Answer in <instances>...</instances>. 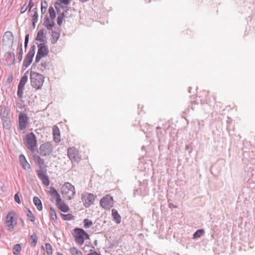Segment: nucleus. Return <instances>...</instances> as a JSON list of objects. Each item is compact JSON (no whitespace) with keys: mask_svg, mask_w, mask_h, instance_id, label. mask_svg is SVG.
Instances as JSON below:
<instances>
[{"mask_svg":"<svg viewBox=\"0 0 255 255\" xmlns=\"http://www.w3.org/2000/svg\"><path fill=\"white\" fill-rule=\"evenodd\" d=\"M36 39L40 41H43V31L40 30L38 32Z\"/></svg>","mask_w":255,"mask_h":255,"instance_id":"35","label":"nucleus"},{"mask_svg":"<svg viewBox=\"0 0 255 255\" xmlns=\"http://www.w3.org/2000/svg\"><path fill=\"white\" fill-rule=\"evenodd\" d=\"M30 81L31 86L37 90L41 89L42 87L44 78L43 76L37 72H31Z\"/></svg>","mask_w":255,"mask_h":255,"instance_id":"3","label":"nucleus"},{"mask_svg":"<svg viewBox=\"0 0 255 255\" xmlns=\"http://www.w3.org/2000/svg\"><path fill=\"white\" fill-rule=\"evenodd\" d=\"M8 80L10 81V79H8ZM11 80H12L11 79Z\"/></svg>","mask_w":255,"mask_h":255,"instance_id":"54","label":"nucleus"},{"mask_svg":"<svg viewBox=\"0 0 255 255\" xmlns=\"http://www.w3.org/2000/svg\"><path fill=\"white\" fill-rule=\"evenodd\" d=\"M37 173L38 177L42 181L43 184L45 186H48L50 182L48 177L46 174L45 172L42 170H37Z\"/></svg>","mask_w":255,"mask_h":255,"instance_id":"14","label":"nucleus"},{"mask_svg":"<svg viewBox=\"0 0 255 255\" xmlns=\"http://www.w3.org/2000/svg\"><path fill=\"white\" fill-rule=\"evenodd\" d=\"M61 215L62 216V218L64 220H67L69 221L71 220L73 216L71 214H61Z\"/></svg>","mask_w":255,"mask_h":255,"instance_id":"43","label":"nucleus"},{"mask_svg":"<svg viewBox=\"0 0 255 255\" xmlns=\"http://www.w3.org/2000/svg\"><path fill=\"white\" fill-rule=\"evenodd\" d=\"M36 144L37 141L34 134L33 132L27 134L26 137V145L27 147L32 152H34Z\"/></svg>","mask_w":255,"mask_h":255,"instance_id":"5","label":"nucleus"},{"mask_svg":"<svg viewBox=\"0 0 255 255\" xmlns=\"http://www.w3.org/2000/svg\"><path fill=\"white\" fill-rule=\"evenodd\" d=\"M0 116L2 118V120H4V119L8 118V112H7L5 109H3L0 111Z\"/></svg>","mask_w":255,"mask_h":255,"instance_id":"36","label":"nucleus"},{"mask_svg":"<svg viewBox=\"0 0 255 255\" xmlns=\"http://www.w3.org/2000/svg\"><path fill=\"white\" fill-rule=\"evenodd\" d=\"M46 251L48 255H52V248L49 243H46L45 245Z\"/></svg>","mask_w":255,"mask_h":255,"instance_id":"32","label":"nucleus"},{"mask_svg":"<svg viewBox=\"0 0 255 255\" xmlns=\"http://www.w3.org/2000/svg\"><path fill=\"white\" fill-rule=\"evenodd\" d=\"M21 221H22V224L23 225H24V222H23V221L22 219H21Z\"/></svg>","mask_w":255,"mask_h":255,"instance_id":"53","label":"nucleus"},{"mask_svg":"<svg viewBox=\"0 0 255 255\" xmlns=\"http://www.w3.org/2000/svg\"><path fill=\"white\" fill-rule=\"evenodd\" d=\"M44 25L47 28V29L50 30L53 27L54 22L53 20H50L48 17H47L45 18Z\"/></svg>","mask_w":255,"mask_h":255,"instance_id":"19","label":"nucleus"},{"mask_svg":"<svg viewBox=\"0 0 255 255\" xmlns=\"http://www.w3.org/2000/svg\"><path fill=\"white\" fill-rule=\"evenodd\" d=\"M70 253L72 255H83L82 252L75 247L70 248Z\"/></svg>","mask_w":255,"mask_h":255,"instance_id":"27","label":"nucleus"},{"mask_svg":"<svg viewBox=\"0 0 255 255\" xmlns=\"http://www.w3.org/2000/svg\"><path fill=\"white\" fill-rule=\"evenodd\" d=\"M57 255H62L59 253H58Z\"/></svg>","mask_w":255,"mask_h":255,"instance_id":"52","label":"nucleus"},{"mask_svg":"<svg viewBox=\"0 0 255 255\" xmlns=\"http://www.w3.org/2000/svg\"><path fill=\"white\" fill-rule=\"evenodd\" d=\"M13 38L14 37L12 33L10 31H6L3 35L2 42L4 45L10 47L12 45Z\"/></svg>","mask_w":255,"mask_h":255,"instance_id":"12","label":"nucleus"},{"mask_svg":"<svg viewBox=\"0 0 255 255\" xmlns=\"http://www.w3.org/2000/svg\"><path fill=\"white\" fill-rule=\"evenodd\" d=\"M2 124L4 128H10V122L8 118L2 120Z\"/></svg>","mask_w":255,"mask_h":255,"instance_id":"38","label":"nucleus"},{"mask_svg":"<svg viewBox=\"0 0 255 255\" xmlns=\"http://www.w3.org/2000/svg\"><path fill=\"white\" fill-rule=\"evenodd\" d=\"M65 17L64 11H63L60 15L58 16L57 24L59 25H61L62 23L63 20Z\"/></svg>","mask_w":255,"mask_h":255,"instance_id":"33","label":"nucleus"},{"mask_svg":"<svg viewBox=\"0 0 255 255\" xmlns=\"http://www.w3.org/2000/svg\"><path fill=\"white\" fill-rule=\"evenodd\" d=\"M38 51L35 58V62H38L40 59L46 56L48 53V47L44 43H40L38 45Z\"/></svg>","mask_w":255,"mask_h":255,"instance_id":"7","label":"nucleus"},{"mask_svg":"<svg viewBox=\"0 0 255 255\" xmlns=\"http://www.w3.org/2000/svg\"><path fill=\"white\" fill-rule=\"evenodd\" d=\"M53 135L54 141L56 142H59L60 140V131L56 126H54L53 128Z\"/></svg>","mask_w":255,"mask_h":255,"instance_id":"18","label":"nucleus"},{"mask_svg":"<svg viewBox=\"0 0 255 255\" xmlns=\"http://www.w3.org/2000/svg\"><path fill=\"white\" fill-rule=\"evenodd\" d=\"M61 194L65 199L70 200L75 196V189L73 185L69 182L65 183L61 188Z\"/></svg>","mask_w":255,"mask_h":255,"instance_id":"1","label":"nucleus"},{"mask_svg":"<svg viewBox=\"0 0 255 255\" xmlns=\"http://www.w3.org/2000/svg\"><path fill=\"white\" fill-rule=\"evenodd\" d=\"M48 6L47 2L46 1L42 2L41 4V10L42 14L45 13L46 11L47 7Z\"/></svg>","mask_w":255,"mask_h":255,"instance_id":"34","label":"nucleus"},{"mask_svg":"<svg viewBox=\"0 0 255 255\" xmlns=\"http://www.w3.org/2000/svg\"><path fill=\"white\" fill-rule=\"evenodd\" d=\"M95 196L93 194L85 193L82 197V200L84 205L86 207H89L94 203L95 200Z\"/></svg>","mask_w":255,"mask_h":255,"instance_id":"11","label":"nucleus"},{"mask_svg":"<svg viewBox=\"0 0 255 255\" xmlns=\"http://www.w3.org/2000/svg\"><path fill=\"white\" fill-rule=\"evenodd\" d=\"M18 62H20L22 59V54H23V52H22V44H20L19 46L18 47Z\"/></svg>","mask_w":255,"mask_h":255,"instance_id":"29","label":"nucleus"},{"mask_svg":"<svg viewBox=\"0 0 255 255\" xmlns=\"http://www.w3.org/2000/svg\"><path fill=\"white\" fill-rule=\"evenodd\" d=\"M48 66V64L45 61H42L41 62L39 66V68L41 71H44L46 69Z\"/></svg>","mask_w":255,"mask_h":255,"instance_id":"39","label":"nucleus"},{"mask_svg":"<svg viewBox=\"0 0 255 255\" xmlns=\"http://www.w3.org/2000/svg\"><path fill=\"white\" fill-rule=\"evenodd\" d=\"M112 213L114 220L115 221L117 224H119L121 222V218L117 210L113 209L112 210Z\"/></svg>","mask_w":255,"mask_h":255,"instance_id":"21","label":"nucleus"},{"mask_svg":"<svg viewBox=\"0 0 255 255\" xmlns=\"http://www.w3.org/2000/svg\"><path fill=\"white\" fill-rule=\"evenodd\" d=\"M53 146L50 142H45L39 147V154L42 156L49 155L53 151Z\"/></svg>","mask_w":255,"mask_h":255,"instance_id":"6","label":"nucleus"},{"mask_svg":"<svg viewBox=\"0 0 255 255\" xmlns=\"http://www.w3.org/2000/svg\"><path fill=\"white\" fill-rule=\"evenodd\" d=\"M29 242L32 247H34L36 246L37 242V237L35 233L30 235Z\"/></svg>","mask_w":255,"mask_h":255,"instance_id":"22","label":"nucleus"},{"mask_svg":"<svg viewBox=\"0 0 255 255\" xmlns=\"http://www.w3.org/2000/svg\"><path fill=\"white\" fill-rule=\"evenodd\" d=\"M204 233L203 230H198L193 234V239L200 238Z\"/></svg>","mask_w":255,"mask_h":255,"instance_id":"31","label":"nucleus"},{"mask_svg":"<svg viewBox=\"0 0 255 255\" xmlns=\"http://www.w3.org/2000/svg\"><path fill=\"white\" fill-rule=\"evenodd\" d=\"M27 216L28 217V219L31 222H34L35 221V218H34L33 214L32 213L31 211L29 209H27Z\"/></svg>","mask_w":255,"mask_h":255,"instance_id":"40","label":"nucleus"},{"mask_svg":"<svg viewBox=\"0 0 255 255\" xmlns=\"http://www.w3.org/2000/svg\"><path fill=\"white\" fill-rule=\"evenodd\" d=\"M76 242L79 245L83 244L84 240L89 239V235L83 229L76 228L74 230Z\"/></svg>","mask_w":255,"mask_h":255,"instance_id":"4","label":"nucleus"},{"mask_svg":"<svg viewBox=\"0 0 255 255\" xmlns=\"http://www.w3.org/2000/svg\"><path fill=\"white\" fill-rule=\"evenodd\" d=\"M13 0H9V4L11 6L12 4Z\"/></svg>","mask_w":255,"mask_h":255,"instance_id":"50","label":"nucleus"},{"mask_svg":"<svg viewBox=\"0 0 255 255\" xmlns=\"http://www.w3.org/2000/svg\"><path fill=\"white\" fill-rule=\"evenodd\" d=\"M21 250V247L20 244H16L13 247L12 253L14 255H16L19 254Z\"/></svg>","mask_w":255,"mask_h":255,"instance_id":"26","label":"nucleus"},{"mask_svg":"<svg viewBox=\"0 0 255 255\" xmlns=\"http://www.w3.org/2000/svg\"><path fill=\"white\" fill-rule=\"evenodd\" d=\"M35 51H34V46H33L31 48L30 50L28 51L27 54H26V56L24 60L23 61V66L27 68L28 67L30 64L31 63L33 57L34 55Z\"/></svg>","mask_w":255,"mask_h":255,"instance_id":"10","label":"nucleus"},{"mask_svg":"<svg viewBox=\"0 0 255 255\" xmlns=\"http://www.w3.org/2000/svg\"><path fill=\"white\" fill-rule=\"evenodd\" d=\"M17 216L14 211H10L6 215L5 225L6 229L9 231H12L17 225Z\"/></svg>","mask_w":255,"mask_h":255,"instance_id":"2","label":"nucleus"},{"mask_svg":"<svg viewBox=\"0 0 255 255\" xmlns=\"http://www.w3.org/2000/svg\"><path fill=\"white\" fill-rule=\"evenodd\" d=\"M6 64L8 65H12L15 61L14 54L12 52H7L5 55Z\"/></svg>","mask_w":255,"mask_h":255,"instance_id":"16","label":"nucleus"},{"mask_svg":"<svg viewBox=\"0 0 255 255\" xmlns=\"http://www.w3.org/2000/svg\"><path fill=\"white\" fill-rule=\"evenodd\" d=\"M28 39H29V35H26L25 37V40H24V45H25V47H26L27 46V44L28 43Z\"/></svg>","mask_w":255,"mask_h":255,"instance_id":"47","label":"nucleus"},{"mask_svg":"<svg viewBox=\"0 0 255 255\" xmlns=\"http://www.w3.org/2000/svg\"><path fill=\"white\" fill-rule=\"evenodd\" d=\"M24 87H23V86H21L19 85L18 86V90H17V96L19 98H21L22 97Z\"/></svg>","mask_w":255,"mask_h":255,"instance_id":"37","label":"nucleus"},{"mask_svg":"<svg viewBox=\"0 0 255 255\" xmlns=\"http://www.w3.org/2000/svg\"><path fill=\"white\" fill-rule=\"evenodd\" d=\"M27 9V6L25 5V4L23 5L20 8V12L21 13H24Z\"/></svg>","mask_w":255,"mask_h":255,"instance_id":"46","label":"nucleus"},{"mask_svg":"<svg viewBox=\"0 0 255 255\" xmlns=\"http://www.w3.org/2000/svg\"><path fill=\"white\" fill-rule=\"evenodd\" d=\"M84 227L85 228H89L93 224L92 222L88 219H85L84 220Z\"/></svg>","mask_w":255,"mask_h":255,"instance_id":"42","label":"nucleus"},{"mask_svg":"<svg viewBox=\"0 0 255 255\" xmlns=\"http://www.w3.org/2000/svg\"><path fill=\"white\" fill-rule=\"evenodd\" d=\"M50 216L52 220H57V216L56 213L54 209L51 208L50 211Z\"/></svg>","mask_w":255,"mask_h":255,"instance_id":"44","label":"nucleus"},{"mask_svg":"<svg viewBox=\"0 0 255 255\" xmlns=\"http://www.w3.org/2000/svg\"><path fill=\"white\" fill-rule=\"evenodd\" d=\"M33 203L37 209L39 211H41L42 210V205L41 203V200L37 197H34L33 199Z\"/></svg>","mask_w":255,"mask_h":255,"instance_id":"23","label":"nucleus"},{"mask_svg":"<svg viewBox=\"0 0 255 255\" xmlns=\"http://www.w3.org/2000/svg\"><path fill=\"white\" fill-rule=\"evenodd\" d=\"M88 255H99V254H98L97 252H93L92 253H91L89 254H88Z\"/></svg>","mask_w":255,"mask_h":255,"instance_id":"49","label":"nucleus"},{"mask_svg":"<svg viewBox=\"0 0 255 255\" xmlns=\"http://www.w3.org/2000/svg\"><path fill=\"white\" fill-rule=\"evenodd\" d=\"M14 200L18 204L21 203V201L20 198L17 194H15L14 195Z\"/></svg>","mask_w":255,"mask_h":255,"instance_id":"45","label":"nucleus"},{"mask_svg":"<svg viewBox=\"0 0 255 255\" xmlns=\"http://www.w3.org/2000/svg\"><path fill=\"white\" fill-rule=\"evenodd\" d=\"M19 128L20 130L24 129L28 123V118L26 114L21 113L19 114Z\"/></svg>","mask_w":255,"mask_h":255,"instance_id":"13","label":"nucleus"},{"mask_svg":"<svg viewBox=\"0 0 255 255\" xmlns=\"http://www.w3.org/2000/svg\"><path fill=\"white\" fill-rule=\"evenodd\" d=\"M32 13L31 14V16H32V24H33V26L34 27L36 23L37 22L38 16L36 8H34L32 10Z\"/></svg>","mask_w":255,"mask_h":255,"instance_id":"20","label":"nucleus"},{"mask_svg":"<svg viewBox=\"0 0 255 255\" xmlns=\"http://www.w3.org/2000/svg\"><path fill=\"white\" fill-rule=\"evenodd\" d=\"M33 3L31 1V0H30V1L29 2V3L28 4V6L29 7V10L33 7Z\"/></svg>","mask_w":255,"mask_h":255,"instance_id":"48","label":"nucleus"},{"mask_svg":"<svg viewBox=\"0 0 255 255\" xmlns=\"http://www.w3.org/2000/svg\"><path fill=\"white\" fill-rule=\"evenodd\" d=\"M19 161L23 169L25 170H30V165L27 161L25 156L23 154H20L19 156Z\"/></svg>","mask_w":255,"mask_h":255,"instance_id":"17","label":"nucleus"},{"mask_svg":"<svg viewBox=\"0 0 255 255\" xmlns=\"http://www.w3.org/2000/svg\"><path fill=\"white\" fill-rule=\"evenodd\" d=\"M48 12L50 17L52 20H53L56 17V12L53 7L52 6L49 7Z\"/></svg>","mask_w":255,"mask_h":255,"instance_id":"28","label":"nucleus"},{"mask_svg":"<svg viewBox=\"0 0 255 255\" xmlns=\"http://www.w3.org/2000/svg\"><path fill=\"white\" fill-rule=\"evenodd\" d=\"M100 203L103 208L110 209L114 205L113 198L110 195H107L101 199Z\"/></svg>","mask_w":255,"mask_h":255,"instance_id":"8","label":"nucleus"},{"mask_svg":"<svg viewBox=\"0 0 255 255\" xmlns=\"http://www.w3.org/2000/svg\"><path fill=\"white\" fill-rule=\"evenodd\" d=\"M68 156L72 163L79 162L81 160L78 151L74 147L68 149Z\"/></svg>","mask_w":255,"mask_h":255,"instance_id":"9","label":"nucleus"},{"mask_svg":"<svg viewBox=\"0 0 255 255\" xmlns=\"http://www.w3.org/2000/svg\"><path fill=\"white\" fill-rule=\"evenodd\" d=\"M36 162L40 166V167L43 166L44 164V160L39 156L37 157L36 159Z\"/></svg>","mask_w":255,"mask_h":255,"instance_id":"41","label":"nucleus"},{"mask_svg":"<svg viewBox=\"0 0 255 255\" xmlns=\"http://www.w3.org/2000/svg\"><path fill=\"white\" fill-rule=\"evenodd\" d=\"M60 2H56L55 4V7L56 9L57 10V12L59 14V12H60V10L59 9V8L61 7V3L64 4L65 5H67L69 3L71 0H59Z\"/></svg>","mask_w":255,"mask_h":255,"instance_id":"25","label":"nucleus"},{"mask_svg":"<svg viewBox=\"0 0 255 255\" xmlns=\"http://www.w3.org/2000/svg\"><path fill=\"white\" fill-rule=\"evenodd\" d=\"M56 206L59 210L64 213L68 212L70 209L69 207L62 201L61 198H60V200L56 201Z\"/></svg>","mask_w":255,"mask_h":255,"instance_id":"15","label":"nucleus"},{"mask_svg":"<svg viewBox=\"0 0 255 255\" xmlns=\"http://www.w3.org/2000/svg\"><path fill=\"white\" fill-rule=\"evenodd\" d=\"M27 80H28V76L26 75H23L18 85L24 87L27 81Z\"/></svg>","mask_w":255,"mask_h":255,"instance_id":"30","label":"nucleus"},{"mask_svg":"<svg viewBox=\"0 0 255 255\" xmlns=\"http://www.w3.org/2000/svg\"><path fill=\"white\" fill-rule=\"evenodd\" d=\"M81 1H82V2H86L87 1H88V0H80Z\"/></svg>","mask_w":255,"mask_h":255,"instance_id":"51","label":"nucleus"},{"mask_svg":"<svg viewBox=\"0 0 255 255\" xmlns=\"http://www.w3.org/2000/svg\"><path fill=\"white\" fill-rule=\"evenodd\" d=\"M49 193L51 195L55 197L56 201L58 200H60V198H61L60 195L54 188L50 187Z\"/></svg>","mask_w":255,"mask_h":255,"instance_id":"24","label":"nucleus"}]
</instances>
